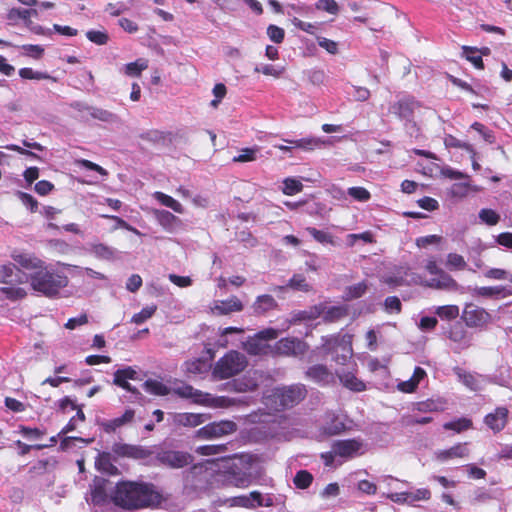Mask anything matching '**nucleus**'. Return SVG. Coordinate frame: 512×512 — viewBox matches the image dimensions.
Listing matches in <instances>:
<instances>
[{"label":"nucleus","mask_w":512,"mask_h":512,"mask_svg":"<svg viewBox=\"0 0 512 512\" xmlns=\"http://www.w3.org/2000/svg\"><path fill=\"white\" fill-rule=\"evenodd\" d=\"M111 501L124 510L136 511L158 507L163 501V496L153 483L120 481L111 493Z\"/></svg>","instance_id":"f257e3e1"},{"label":"nucleus","mask_w":512,"mask_h":512,"mask_svg":"<svg viewBox=\"0 0 512 512\" xmlns=\"http://www.w3.org/2000/svg\"><path fill=\"white\" fill-rule=\"evenodd\" d=\"M30 284L35 291L53 297L68 285V277L62 272L48 269L44 264L30 275Z\"/></svg>","instance_id":"f03ea898"},{"label":"nucleus","mask_w":512,"mask_h":512,"mask_svg":"<svg viewBox=\"0 0 512 512\" xmlns=\"http://www.w3.org/2000/svg\"><path fill=\"white\" fill-rule=\"evenodd\" d=\"M364 453V443L360 439L336 440L332 443L331 450L322 453L324 464L329 467H337L346 459L360 456Z\"/></svg>","instance_id":"7ed1b4c3"},{"label":"nucleus","mask_w":512,"mask_h":512,"mask_svg":"<svg viewBox=\"0 0 512 512\" xmlns=\"http://www.w3.org/2000/svg\"><path fill=\"white\" fill-rule=\"evenodd\" d=\"M247 366L248 359L243 353L230 350L216 361L212 376L216 380H226L239 375Z\"/></svg>","instance_id":"20e7f679"},{"label":"nucleus","mask_w":512,"mask_h":512,"mask_svg":"<svg viewBox=\"0 0 512 512\" xmlns=\"http://www.w3.org/2000/svg\"><path fill=\"white\" fill-rule=\"evenodd\" d=\"M353 353L352 337L348 333H337L329 337H322V355H331L332 360L344 365Z\"/></svg>","instance_id":"39448f33"},{"label":"nucleus","mask_w":512,"mask_h":512,"mask_svg":"<svg viewBox=\"0 0 512 512\" xmlns=\"http://www.w3.org/2000/svg\"><path fill=\"white\" fill-rule=\"evenodd\" d=\"M381 282L396 289L401 286L423 284L422 277L413 272L407 265L395 266L381 277Z\"/></svg>","instance_id":"423d86ee"},{"label":"nucleus","mask_w":512,"mask_h":512,"mask_svg":"<svg viewBox=\"0 0 512 512\" xmlns=\"http://www.w3.org/2000/svg\"><path fill=\"white\" fill-rule=\"evenodd\" d=\"M305 396V386L299 384L278 388L273 393L275 403L278 404L280 409L294 407L299 402H301L305 398Z\"/></svg>","instance_id":"0eeeda50"},{"label":"nucleus","mask_w":512,"mask_h":512,"mask_svg":"<svg viewBox=\"0 0 512 512\" xmlns=\"http://www.w3.org/2000/svg\"><path fill=\"white\" fill-rule=\"evenodd\" d=\"M237 430V425L231 420H221L206 424L196 431V437L202 440H211L230 435Z\"/></svg>","instance_id":"6e6552de"},{"label":"nucleus","mask_w":512,"mask_h":512,"mask_svg":"<svg viewBox=\"0 0 512 512\" xmlns=\"http://www.w3.org/2000/svg\"><path fill=\"white\" fill-rule=\"evenodd\" d=\"M419 107L420 103L413 96L402 95L390 105L389 112L399 120L411 123L414 120V112Z\"/></svg>","instance_id":"1a4fd4ad"},{"label":"nucleus","mask_w":512,"mask_h":512,"mask_svg":"<svg viewBox=\"0 0 512 512\" xmlns=\"http://www.w3.org/2000/svg\"><path fill=\"white\" fill-rule=\"evenodd\" d=\"M157 462L171 469H180L188 466L194 460V457L185 451L161 450L156 454Z\"/></svg>","instance_id":"9d476101"},{"label":"nucleus","mask_w":512,"mask_h":512,"mask_svg":"<svg viewBox=\"0 0 512 512\" xmlns=\"http://www.w3.org/2000/svg\"><path fill=\"white\" fill-rule=\"evenodd\" d=\"M112 482L102 477H95L91 484L90 499L95 506H104L111 500Z\"/></svg>","instance_id":"9b49d317"},{"label":"nucleus","mask_w":512,"mask_h":512,"mask_svg":"<svg viewBox=\"0 0 512 512\" xmlns=\"http://www.w3.org/2000/svg\"><path fill=\"white\" fill-rule=\"evenodd\" d=\"M462 319L469 327H480L487 324L491 316L485 309L470 303L466 304L462 313Z\"/></svg>","instance_id":"f8f14e48"},{"label":"nucleus","mask_w":512,"mask_h":512,"mask_svg":"<svg viewBox=\"0 0 512 512\" xmlns=\"http://www.w3.org/2000/svg\"><path fill=\"white\" fill-rule=\"evenodd\" d=\"M112 451L119 457H127L136 460L146 459L152 455V451L146 447L125 443H114Z\"/></svg>","instance_id":"ddd939ff"},{"label":"nucleus","mask_w":512,"mask_h":512,"mask_svg":"<svg viewBox=\"0 0 512 512\" xmlns=\"http://www.w3.org/2000/svg\"><path fill=\"white\" fill-rule=\"evenodd\" d=\"M346 430L345 416L327 411L322 417V434L337 435Z\"/></svg>","instance_id":"4468645a"},{"label":"nucleus","mask_w":512,"mask_h":512,"mask_svg":"<svg viewBox=\"0 0 512 512\" xmlns=\"http://www.w3.org/2000/svg\"><path fill=\"white\" fill-rule=\"evenodd\" d=\"M509 411L506 407H497L493 412L487 414L484 423L494 432L502 431L508 422Z\"/></svg>","instance_id":"2eb2a0df"},{"label":"nucleus","mask_w":512,"mask_h":512,"mask_svg":"<svg viewBox=\"0 0 512 512\" xmlns=\"http://www.w3.org/2000/svg\"><path fill=\"white\" fill-rule=\"evenodd\" d=\"M11 257L19 266L27 270L37 271L45 264L44 261L32 253L14 251Z\"/></svg>","instance_id":"dca6fc26"},{"label":"nucleus","mask_w":512,"mask_h":512,"mask_svg":"<svg viewBox=\"0 0 512 512\" xmlns=\"http://www.w3.org/2000/svg\"><path fill=\"white\" fill-rule=\"evenodd\" d=\"M211 310L216 315H227L242 311L243 304L236 296H232L227 300L216 301Z\"/></svg>","instance_id":"f3484780"},{"label":"nucleus","mask_w":512,"mask_h":512,"mask_svg":"<svg viewBox=\"0 0 512 512\" xmlns=\"http://www.w3.org/2000/svg\"><path fill=\"white\" fill-rule=\"evenodd\" d=\"M173 393L185 399H192L195 403L204 404L208 394H203L201 391L194 389L189 384H181L173 389Z\"/></svg>","instance_id":"a211bd4d"},{"label":"nucleus","mask_w":512,"mask_h":512,"mask_svg":"<svg viewBox=\"0 0 512 512\" xmlns=\"http://www.w3.org/2000/svg\"><path fill=\"white\" fill-rule=\"evenodd\" d=\"M302 342L296 338H282L275 343L277 354L295 355L301 350Z\"/></svg>","instance_id":"6ab92c4d"},{"label":"nucleus","mask_w":512,"mask_h":512,"mask_svg":"<svg viewBox=\"0 0 512 512\" xmlns=\"http://www.w3.org/2000/svg\"><path fill=\"white\" fill-rule=\"evenodd\" d=\"M134 417V409L129 408L125 410L122 416L103 422L102 427L106 433H112L115 432L118 428L131 423Z\"/></svg>","instance_id":"aec40b11"},{"label":"nucleus","mask_w":512,"mask_h":512,"mask_svg":"<svg viewBox=\"0 0 512 512\" xmlns=\"http://www.w3.org/2000/svg\"><path fill=\"white\" fill-rule=\"evenodd\" d=\"M425 286L441 289V290H457L458 284L457 282L446 272L437 275L435 278H431L425 283Z\"/></svg>","instance_id":"412c9836"},{"label":"nucleus","mask_w":512,"mask_h":512,"mask_svg":"<svg viewBox=\"0 0 512 512\" xmlns=\"http://www.w3.org/2000/svg\"><path fill=\"white\" fill-rule=\"evenodd\" d=\"M435 455L437 460L447 461L453 458H465L469 455V450L466 443H459L449 449L437 451Z\"/></svg>","instance_id":"4be33fe9"},{"label":"nucleus","mask_w":512,"mask_h":512,"mask_svg":"<svg viewBox=\"0 0 512 512\" xmlns=\"http://www.w3.org/2000/svg\"><path fill=\"white\" fill-rule=\"evenodd\" d=\"M277 301L269 294L260 295L254 301L252 308L256 315H264L265 313L276 309Z\"/></svg>","instance_id":"5701e85b"},{"label":"nucleus","mask_w":512,"mask_h":512,"mask_svg":"<svg viewBox=\"0 0 512 512\" xmlns=\"http://www.w3.org/2000/svg\"><path fill=\"white\" fill-rule=\"evenodd\" d=\"M338 378L345 388L353 392H362L366 390V384L357 378L352 372L343 371L338 374Z\"/></svg>","instance_id":"b1692460"},{"label":"nucleus","mask_w":512,"mask_h":512,"mask_svg":"<svg viewBox=\"0 0 512 512\" xmlns=\"http://www.w3.org/2000/svg\"><path fill=\"white\" fill-rule=\"evenodd\" d=\"M206 416L199 413H179L175 417V422L184 427H197L206 421Z\"/></svg>","instance_id":"393cba45"},{"label":"nucleus","mask_w":512,"mask_h":512,"mask_svg":"<svg viewBox=\"0 0 512 512\" xmlns=\"http://www.w3.org/2000/svg\"><path fill=\"white\" fill-rule=\"evenodd\" d=\"M17 270V274L15 275V281L18 283H23V277L25 276L23 273H21L20 270L16 268V266L12 263L7 264H0V283H11L12 277L14 275V271Z\"/></svg>","instance_id":"a878e982"},{"label":"nucleus","mask_w":512,"mask_h":512,"mask_svg":"<svg viewBox=\"0 0 512 512\" xmlns=\"http://www.w3.org/2000/svg\"><path fill=\"white\" fill-rule=\"evenodd\" d=\"M154 215L158 223L167 231H172L180 219L167 210H155Z\"/></svg>","instance_id":"bb28decb"},{"label":"nucleus","mask_w":512,"mask_h":512,"mask_svg":"<svg viewBox=\"0 0 512 512\" xmlns=\"http://www.w3.org/2000/svg\"><path fill=\"white\" fill-rule=\"evenodd\" d=\"M323 320L325 322H337L348 315V307L345 305L322 308Z\"/></svg>","instance_id":"cd10ccee"},{"label":"nucleus","mask_w":512,"mask_h":512,"mask_svg":"<svg viewBox=\"0 0 512 512\" xmlns=\"http://www.w3.org/2000/svg\"><path fill=\"white\" fill-rule=\"evenodd\" d=\"M268 346L257 335L250 337L244 343L245 351L250 355H262L267 352Z\"/></svg>","instance_id":"c85d7f7f"},{"label":"nucleus","mask_w":512,"mask_h":512,"mask_svg":"<svg viewBox=\"0 0 512 512\" xmlns=\"http://www.w3.org/2000/svg\"><path fill=\"white\" fill-rule=\"evenodd\" d=\"M95 465L99 471L107 474L115 475L118 473L117 467L111 461V454L108 452L100 453L96 458Z\"/></svg>","instance_id":"c756f323"},{"label":"nucleus","mask_w":512,"mask_h":512,"mask_svg":"<svg viewBox=\"0 0 512 512\" xmlns=\"http://www.w3.org/2000/svg\"><path fill=\"white\" fill-rule=\"evenodd\" d=\"M474 294L482 297H498V296H511L512 290L506 289L502 286L495 287H477L474 289Z\"/></svg>","instance_id":"7c9ffc66"},{"label":"nucleus","mask_w":512,"mask_h":512,"mask_svg":"<svg viewBox=\"0 0 512 512\" xmlns=\"http://www.w3.org/2000/svg\"><path fill=\"white\" fill-rule=\"evenodd\" d=\"M146 392L156 396H167L171 390L168 386L158 380L148 379L143 383Z\"/></svg>","instance_id":"2f4dec72"},{"label":"nucleus","mask_w":512,"mask_h":512,"mask_svg":"<svg viewBox=\"0 0 512 512\" xmlns=\"http://www.w3.org/2000/svg\"><path fill=\"white\" fill-rule=\"evenodd\" d=\"M287 144L293 145L294 150L312 151L319 146L320 141L317 138L284 139Z\"/></svg>","instance_id":"473e14b6"},{"label":"nucleus","mask_w":512,"mask_h":512,"mask_svg":"<svg viewBox=\"0 0 512 512\" xmlns=\"http://www.w3.org/2000/svg\"><path fill=\"white\" fill-rule=\"evenodd\" d=\"M148 68V60L139 58L134 62L126 64L123 68L125 75L130 77H140L142 72Z\"/></svg>","instance_id":"72a5a7b5"},{"label":"nucleus","mask_w":512,"mask_h":512,"mask_svg":"<svg viewBox=\"0 0 512 512\" xmlns=\"http://www.w3.org/2000/svg\"><path fill=\"white\" fill-rule=\"evenodd\" d=\"M368 285L365 281L348 286L344 292V299L351 301L362 297L367 291Z\"/></svg>","instance_id":"f704fd0d"},{"label":"nucleus","mask_w":512,"mask_h":512,"mask_svg":"<svg viewBox=\"0 0 512 512\" xmlns=\"http://www.w3.org/2000/svg\"><path fill=\"white\" fill-rule=\"evenodd\" d=\"M155 199H157L162 205L172 209L176 213H183L184 209L180 202L175 200L173 197L163 193V192H155Z\"/></svg>","instance_id":"c9c22d12"},{"label":"nucleus","mask_w":512,"mask_h":512,"mask_svg":"<svg viewBox=\"0 0 512 512\" xmlns=\"http://www.w3.org/2000/svg\"><path fill=\"white\" fill-rule=\"evenodd\" d=\"M322 131L325 133L341 134V136L331 137L328 139H322V146L332 145V144H334V142L339 141L341 138H343L345 136V129L342 125L323 124Z\"/></svg>","instance_id":"e433bc0d"},{"label":"nucleus","mask_w":512,"mask_h":512,"mask_svg":"<svg viewBox=\"0 0 512 512\" xmlns=\"http://www.w3.org/2000/svg\"><path fill=\"white\" fill-rule=\"evenodd\" d=\"M86 110L89 112L90 116L93 119L102 121V122H114L117 120V116L105 109L98 107H86Z\"/></svg>","instance_id":"4c0bfd02"},{"label":"nucleus","mask_w":512,"mask_h":512,"mask_svg":"<svg viewBox=\"0 0 512 512\" xmlns=\"http://www.w3.org/2000/svg\"><path fill=\"white\" fill-rule=\"evenodd\" d=\"M19 76L22 79H27V80H44V79H49V80H52L53 82H56V78L50 76L48 73L40 72V71H34L32 68H28V67L21 68L19 70Z\"/></svg>","instance_id":"58836bf2"},{"label":"nucleus","mask_w":512,"mask_h":512,"mask_svg":"<svg viewBox=\"0 0 512 512\" xmlns=\"http://www.w3.org/2000/svg\"><path fill=\"white\" fill-rule=\"evenodd\" d=\"M479 50L475 47L462 46V56L471 62L475 68L483 69L484 63L481 55H475Z\"/></svg>","instance_id":"ea45409f"},{"label":"nucleus","mask_w":512,"mask_h":512,"mask_svg":"<svg viewBox=\"0 0 512 512\" xmlns=\"http://www.w3.org/2000/svg\"><path fill=\"white\" fill-rule=\"evenodd\" d=\"M31 14H37L36 10L12 8L7 13V19L11 24H15L20 19L29 21Z\"/></svg>","instance_id":"a19ab883"},{"label":"nucleus","mask_w":512,"mask_h":512,"mask_svg":"<svg viewBox=\"0 0 512 512\" xmlns=\"http://www.w3.org/2000/svg\"><path fill=\"white\" fill-rule=\"evenodd\" d=\"M227 451L226 444H217V445H202L198 446L195 452L202 456H210L222 454Z\"/></svg>","instance_id":"79ce46f5"},{"label":"nucleus","mask_w":512,"mask_h":512,"mask_svg":"<svg viewBox=\"0 0 512 512\" xmlns=\"http://www.w3.org/2000/svg\"><path fill=\"white\" fill-rule=\"evenodd\" d=\"M91 251L95 256L106 260L113 259L115 255L114 249L103 243L93 244L91 246Z\"/></svg>","instance_id":"37998d69"},{"label":"nucleus","mask_w":512,"mask_h":512,"mask_svg":"<svg viewBox=\"0 0 512 512\" xmlns=\"http://www.w3.org/2000/svg\"><path fill=\"white\" fill-rule=\"evenodd\" d=\"M478 216L482 223L489 226H494L500 221V215L493 209L483 208L479 211Z\"/></svg>","instance_id":"c03bdc74"},{"label":"nucleus","mask_w":512,"mask_h":512,"mask_svg":"<svg viewBox=\"0 0 512 512\" xmlns=\"http://www.w3.org/2000/svg\"><path fill=\"white\" fill-rule=\"evenodd\" d=\"M449 338L452 341L461 344L463 347L470 345V341L466 336V331L460 325L455 326L451 329V331L449 332Z\"/></svg>","instance_id":"a18cd8bd"},{"label":"nucleus","mask_w":512,"mask_h":512,"mask_svg":"<svg viewBox=\"0 0 512 512\" xmlns=\"http://www.w3.org/2000/svg\"><path fill=\"white\" fill-rule=\"evenodd\" d=\"M18 199L21 201V203L29 209L31 213H35L38 210L39 203L35 197H33L31 194L18 191L16 193Z\"/></svg>","instance_id":"49530a36"},{"label":"nucleus","mask_w":512,"mask_h":512,"mask_svg":"<svg viewBox=\"0 0 512 512\" xmlns=\"http://www.w3.org/2000/svg\"><path fill=\"white\" fill-rule=\"evenodd\" d=\"M313 477L306 470H300L296 473L293 483L298 489H306L312 483Z\"/></svg>","instance_id":"de8ad7c7"},{"label":"nucleus","mask_w":512,"mask_h":512,"mask_svg":"<svg viewBox=\"0 0 512 512\" xmlns=\"http://www.w3.org/2000/svg\"><path fill=\"white\" fill-rule=\"evenodd\" d=\"M446 266L449 270H463L467 266L463 256L456 253L447 255Z\"/></svg>","instance_id":"09e8293b"},{"label":"nucleus","mask_w":512,"mask_h":512,"mask_svg":"<svg viewBox=\"0 0 512 512\" xmlns=\"http://www.w3.org/2000/svg\"><path fill=\"white\" fill-rule=\"evenodd\" d=\"M113 383L118 386V387H121L122 389L128 391V392H131L135 395H141V393L139 392V390L135 387H133L129 382L128 380L121 374V372L119 370H116L114 372V378H113Z\"/></svg>","instance_id":"8fccbe9b"},{"label":"nucleus","mask_w":512,"mask_h":512,"mask_svg":"<svg viewBox=\"0 0 512 512\" xmlns=\"http://www.w3.org/2000/svg\"><path fill=\"white\" fill-rule=\"evenodd\" d=\"M157 310L156 305L146 306L140 312L133 315L131 321L137 325L144 323L151 318Z\"/></svg>","instance_id":"3c124183"},{"label":"nucleus","mask_w":512,"mask_h":512,"mask_svg":"<svg viewBox=\"0 0 512 512\" xmlns=\"http://www.w3.org/2000/svg\"><path fill=\"white\" fill-rule=\"evenodd\" d=\"M435 312L440 318L452 320L458 317L459 308L456 305H445L437 307Z\"/></svg>","instance_id":"603ef678"},{"label":"nucleus","mask_w":512,"mask_h":512,"mask_svg":"<svg viewBox=\"0 0 512 512\" xmlns=\"http://www.w3.org/2000/svg\"><path fill=\"white\" fill-rule=\"evenodd\" d=\"M86 37L97 45H105L109 41V35L105 30H89L86 32Z\"/></svg>","instance_id":"864d4df0"},{"label":"nucleus","mask_w":512,"mask_h":512,"mask_svg":"<svg viewBox=\"0 0 512 512\" xmlns=\"http://www.w3.org/2000/svg\"><path fill=\"white\" fill-rule=\"evenodd\" d=\"M259 152V147L255 146L252 148H244L241 150L238 156L233 158V162H251L256 160V154Z\"/></svg>","instance_id":"5fc2aeb1"},{"label":"nucleus","mask_w":512,"mask_h":512,"mask_svg":"<svg viewBox=\"0 0 512 512\" xmlns=\"http://www.w3.org/2000/svg\"><path fill=\"white\" fill-rule=\"evenodd\" d=\"M470 190V185L468 183H454L448 191V194L457 199L465 198Z\"/></svg>","instance_id":"6e6d98bb"},{"label":"nucleus","mask_w":512,"mask_h":512,"mask_svg":"<svg viewBox=\"0 0 512 512\" xmlns=\"http://www.w3.org/2000/svg\"><path fill=\"white\" fill-rule=\"evenodd\" d=\"M0 292L12 301L23 299L27 295L25 289L20 287H1Z\"/></svg>","instance_id":"4d7b16f0"},{"label":"nucleus","mask_w":512,"mask_h":512,"mask_svg":"<svg viewBox=\"0 0 512 512\" xmlns=\"http://www.w3.org/2000/svg\"><path fill=\"white\" fill-rule=\"evenodd\" d=\"M283 193L286 195H294L302 191V183L294 178H286L283 182Z\"/></svg>","instance_id":"13d9d810"},{"label":"nucleus","mask_w":512,"mask_h":512,"mask_svg":"<svg viewBox=\"0 0 512 512\" xmlns=\"http://www.w3.org/2000/svg\"><path fill=\"white\" fill-rule=\"evenodd\" d=\"M472 425L471 420L466 418L457 419L455 421L447 422L443 425L446 430H454L456 432L464 431Z\"/></svg>","instance_id":"bf43d9fd"},{"label":"nucleus","mask_w":512,"mask_h":512,"mask_svg":"<svg viewBox=\"0 0 512 512\" xmlns=\"http://www.w3.org/2000/svg\"><path fill=\"white\" fill-rule=\"evenodd\" d=\"M444 143L446 147L460 148L470 153H474V149L471 144L463 142L452 135H448L447 137H445Z\"/></svg>","instance_id":"052dcab7"},{"label":"nucleus","mask_w":512,"mask_h":512,"mask_svg":"<svg viewBox=\"0 0 512 512\" xmlns=\"http://www.w3.org/2000/svg\"><path fill=\"white\" fill-rule=\"evenodd\" d=\"M384 309L387 313L399 314L402 310V304L397 296H389L384 300Z\"/></svg>","instance_id":"680f3d73"},{"label":"nucleus","mask_w":512,"mask_h":512,"mask_svg":"<svg viewBox=\"0 0 512 512\" xmlns=\"http://www.w3.org/2000/svg\"><path fill=\"white\" fill-rule=\"evenodd\" d=\"M288 286L294 290L309 291V284L301 274H295L288 282Z\"/></svg>","instance_id":"e2e57ef3"},{"label":"nucleus","mask_w":512,"mask_h":512,"mask_svg":"<svg viewBox=\"0 0 512 512\" xmlns=\"http://www.w3.org/2000/svg\"><path fill=\"white\" fill-rule=\"evenodd\" d=\"M267 35L269 39L274 43H282L285 37V31L283 28L270 24L267 27Z\"/></svg>","instance_id":"0e129e2a"},{"label":"nucleus","mask_w":512,"mask_h":512,"mask_svg":"<svg viewBox=\"0 0 512 512\" xmlns=\"http://www.w3.org/2000/svg\"><path fill=\"white\" fill-rule=\"evenodd\" d=\"M292 24L302 30V31H305L311 35H316L317 34V31H318V26L316 23H310V22H307V21H304V20H301L297 17H294L292 19Z\"/></svg>","instance_id":"69168bd1"},{"label":"nucleus","mask_w":512,"mask_h":512,"mask_svg":"<svg viewBox=\"0 0 512 512\" xmlns=\"http://www.w3.org/2000/svg\"><path fill=\"white\" fill-rule=\"evenodd\" d=\"M408 504L411 505L416 501H426L431 497V492L427 488H420L415 490L414 492H408Z\"/></svg>","instance_id":"338daca9"},{"label":"nucleus","mask_w":512,"mask_h":512,"mask_svg":"<svg viewBox=\"0 0 512 512\" xmlns=\"http://www.w3.org/2000/svg\"><path fill=\"white\" fill-rule=\"evenodd\" d=\"M471 128L477 131L486 142L490 144L495 142V136L493 132L490 129L486 128L482 123L474 122L471 125Z\"/></svg>","instance_id":"774afa93"}]
</instances>
